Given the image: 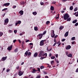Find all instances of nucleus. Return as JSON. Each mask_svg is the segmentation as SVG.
Here are the masks:
<instances>
[{"label":"nucleus","instance_id":"8fccbe9b","mask_svg":"<svg viewBox=\"0 0 78 78\" xmlns=\"http://www.w3.org/2000/svg\"><path fill=\"white\" fill-rule=\"evenodd\" d=\"M77 14L75 15V16L76 17H78V11L77 12Z\"/></svg>","mask_w":78,"mask_h":78},{"label":"nucleus","instance_id":"7c9ffc66","mask_svg":"<svg viewBox=\"0 0 78 78\" xmlns=\"http://www.w3.org/2000/svg\"><path fill=\"white\" fill-rule=\"evenodd\" d=\"M74 39H75V37H72L71 38V40H72V41H74Z\"/></svg>","mask_w":78,"mask_h":78},{"label":"nucleus","instance_id":"bf43d9fd","mask_svg":"<svg viewBox=\"0 0 78 78\" xmlns=\"http://www.w3.org/2000/svg\"><path fill=\"white\" fill-rule=\"evenodd\" d=\"M59 16H58L57 17H56V19L58 20V19H59Z\"/></svg>","mask_w":78,"mask_h":78},{"label":"nucleus","instance_id":"20e7f679","mask_svg":"<svg viewBox=\"0 0 78 78\" xmlns=\"http://www.w3.org/2000/svg\"><path fill=\"white\" fill-rule=\"evenodd\" d=\"M44 53V51H40V53L39 54L38 56L39 57H41V55H42Z\"/></svg>","mask_w":78,"mask_h":78},{"label":"nucleus","instance_id":"09e8293b","mask_svg":"<svg viewBox=\"0 0 78 78\" xmlns=\"http://www.w3.org/2000/svg\"><path fill=\"white\" fill-rule=\"evenodd\" d=\"M78 23H77L75 24V26H76H76H78Z\"/></svg>","mask_w":78,"mask_h":78},{"label":"nucleus","instance_id":"dca6fc26","mask_svg":"<svg viewBox=\"0 0 78 78\" xmlns=\"http://www.w3.org/2000/svg\"><path fill=\"white\" fill-rule=\"evenodd\" d=\"M42 56H45V57H44V58H46L47 56V53H45L44 54H43Z\"/></svg>","mask_w":78,"mask_h":78},{"label":"nucleus","instance_id":"f8f14e48","mask_svg":"<svg viewBox=\"0 0 78 78\" xmlns=\"http://www.w3.org/2000/svg\"><path fill=\"white\" fill-rule=\"evenodd\" d=\"M68 34L69 31H67L65 33L64 36H65V37H67V36H68Z\"/></svg>","mask_w":78,"mask_h":78},{"label":"nucleus","instance_id":"0e129e2a","mask_svg":"<svg viewBox=\"0 0 78 78\" xmlns=\"http://www.w3.org/2000/svg\"><path fill=\"white\" fill-rule=\"evenodd\" d=\"M16 40H13V42H14V43H15V42H16Z\"/></svg>","mask_w":78,"mask_h":78},{"label":"nucleus","instance_id":"72a5a7b5","mask_svg":"<svg viewBox=\"0 0 78 78\" xmlns=\"http://www.w3.org/2000/svg\"><path fill=\"white\" fill-rule=\"evenodd\" d=\"M17 23H18V24H19V25H20V24L21 23V21H19L17 22Z\"/></svg>","mask_w":78,"mask_h":78},{"label":"nucleus","instance_id":"052dcab7","mask_svg":"<svg viewBox=\"0 0 78 78\" xmlns=\"http://www.w3.org/2000/svg\"><path fill=\"white\" fill-rule=\"evenodd\" d=\"M56 43H55L53 45V46H55V45H56Z\"/></svg>","mask_w":78,"mask_h":78},{"label":"nucleus","instance_id":"412c9836","mask_svg":"<svg viewBox=\"0 0 78 78\" xmlns=\"http://www.w3.org/2000/svg\"><path fill=\"white\" fill-rule=\"evenodd\" d=\"M77 22V20H73V21L72 23H76Z\"/></svg>","mask_w":78,"mask_h":78},{"label":"nucleus","instance_id":"423d86ee","mask_svg":"<svg viewBox=\"0 0 78 78\" xmlns=\"http://www.w3.org/2000/svg\"><path fill=\"white\" fill-rule=\"evenodd\" d=\"M42 34H40L39 35H37V37H38V38H39V39H41L42 38Z\"/></svg>","mask_w":78,"mask_h":78},{"label":"nucleus","instance_id":"e2e57ef3","mask_svg":"<svg viewBox=\"0 0 78 78\" xmlns=\"http://www.w3.org/2000/svg\"><path fill=\"white\" fill-rule=\"evenodd\" d=\"M58 36V35H56V36H55V38H54L55 39H56V37H57Z\"/></svg>","mask_w":78,"mask_h":78},{"label":"nucleus","instance_id":"79ce46f5","mask_svg":"<svg viewBox=\"0 0 78 78\" xmlns=\"http://www.w3.org/2000/svg\"><path fill=\"white\" fill-rule=\"evenodd\" d=\"M71 20V19L70 18H69L67 20V21H70Z\"/></svg>","mask_w":78,"mask_h":78},{"label":"nucleus","instance_id":"0eeeda50","mask_svg":"<svg viewBox=\"0 0 78 78\" xmlns=\"http://www.w3.org/2000/svg\"><path fill=\"white\" fill-rule=\"evenodd\" d=\"M12 48V45H11L10 46H9L8 48H7V50H8L9 51H10Z\"/></svg>","mask_w":78,"mask_h":78},{"label":"nucleus","instance_id":"2f4dec72","mask_svg":"<svg viewBox=\"0 0 78 78\" xmlns=\"http://www.w3.org/2000/svg\"><path fill=\"white\" fill-rule=\"evenodd\" d=\"M55 58V57L54 56H52L51 57V59H53Z\"/></svg>","mask_w":78,"mask_h":78},{"label":"nucleus","instance_id":"bb28decb","mask_svg":"<svg viewBox=\"0 0 78 78\" xmlns=\"http://www.w3.org/2000/svg\"><path fill=\"white\" fill-rule=\"evenodd\" d=\"M77 10H78V7H76L75 8V9H74V11H77Z\"/></svg>","mask_w":78,"mask_h":78},{"label":"nucleus","instance_id":"6e6d98bb","mask_svg":"<svg viewBox=\"0 0 78 78\" xmlns=\"http://www.w3.org/2000/svg\"><path fill=\"white\" fill-rule=\"evenodd\" d=\"M55 56H56V58H58V54H57L55 55Z\"/></svg>","mask_w":78,"mask_h":78},{"label":"nucleus","instance_id":"f257e3e1","mask_svg":"<svg viewBox=\"0 0 78 78\" xmlns=\"http://www.w3.org/2000/svg\"><path fill=\"white\" fill-rule=\"evenodd\" d=\"M69 17V16L68 14L67 13H66L64 16V19L65 20L68 19Z\"/></svg>","mask_w":78,"mask_h":78},{"label":"nucleus","instance_id":"2eb2a0df","mask_svg":"<svg viewBox=\"0 0 78 78\" xmlns=\"http://www.w3.org/2000/svg\"><path fill=\"white\" fill-rule=\"evenodd\" d=\"M28 51H27L25 53V54H24V56L25 57H26V56H27V55H28Z\"/></svg>","mask_w":78,"mask_h":78},{"label":"nucleus","instance_id":"ea45409f","mask_svg":"<svg viewBox=\"0 0 78 78\" xmlns=\"http://www.w3.org/2000/svg\"><path fill=\"white\" fill-rule=\"evenodd\" d=\"M51 64H52V65L54 64V61H51Z\"/></svg>","mask_w":78,"mask_h":78},{"label":"nucleus","instance_id":"37998d69","mask_svg":"<svg viewBox=\"0 0 78 78\" xmlns=\"http://www.w3.org/2000/svg\"><path fill=\"white\" fill-rule=\"evenodd\" d=\"M29 45H32V46H33V43H30L29 44Z\"/></svg>","mask_w":78,"mask_h":78},{"label":"nucleus","instance_id":"13d9d810","mask_svg":"<svg viewBox=\"0 0 78 78\" xmlns=\"http://www.w3.org/2000/svg\"><path fill=\"white\" fill-rule=\"evenodd\" d=\"M9 70H10V69H7L6 70L7 72H9Z\"/></svg>","mask_w":78,"mask_h":78},{"label":"nucleus","instance_id":"1a4fd4ad","mask_svg":"<svg viewBox=\"0 0 78 78\" xmlns=\"http://www.w3.org/2000/svg\"><path fill=\"white\" fill-rule=\"evenodd\" d=\"M19 14H20V16H22L23 14V10H20L19 12Z\"/></svg>","mask_w":78,"mask_h":78},{"label":"nucleus","instance_id":"4d7b16f0","mask_svg":"<svg viewBox=\"0 0 78 78\" xmlns=\"http://www.w3.org/2000/svg\"><path fill=\"white\" fill-rule=\"evenodd\" d=\"M30 42V40H27L26 41V42Z\"/></svg>","mask_w":78,"mask_h":78},{"label":"nucleus","instance_id":"a211bd4d","mask_svg":"<svg viewBox=\"0 0 78 78\" xmlns=\"http://www.w3.org/2000/svg\"><path fill=\"white\" fill-rule=\"evenodd\" d=\"M50 9L51 11H54V7L52 6H51Z\"/></svg>","mask_w":78,"mask_h":78},{"label":"nucleus","instance_id":"49530a36","mask_svg":"<svg viewBox=\"0 0 78 78\" xmlns=\"http://www.w3.org/2000/svg\"><path fill=\"white\" fill-rule=\"evenodd\" d=\"M72 44H75V41H73L72 42Z\"/></svg>","mask_w":78,"mask_h":78},{"label":"nucleus","instance_id":"3c124183","mask_svg":"<svg viewBox=\"0 0 78 78\" xmlns=\"http://www.w3.org/2000/svg\"><path fill=\"white\" fill-rule=\"evenodd\" d=\"M20 67V66H17L16 68V69H19Z\"/></svg>","mask_w":78,"mask_h":78},{"label":"nucleus","instance_id":"680f3d73","mask_svg":"<svg viewBox=\"0 0 78 78\" xmlns=\"http://www.w3.org/2000/svg\"><path fill=\"white\" fill-rule=\"evenodd\" d=\"M38 71V72H40V68H37Z\"/></svg>","mask_w":78,"mask_h":78},{"label":"nucleus","instance_id":"338daca9","mask_svg":"<svg viewBox=\"0 0 78 78\" xmlns=\"http://www.w3.org/2000/svg\"><path fill=\"white\" fill-rule=\"evenodd\" d=\"M76 72H78V68L76 69Z\"/></svg>","mask_w":78,"mask_h":78},{"label":"nucleus","instance_id":"4be33fe9","mask_svg":"<svg viewBox=\"0 0 78 78\" xmlns=\"http://www.w3.org/2000/svg\"><path fill=\"white\" fill-rule=\"evenodd\" d=\"M41 76L40 75H39L37 76L36 78H41Z\"/></svg>","mask_w":78,"mask_h":78},{"label":"nucleus","instance_id":"4468645a","mask_svg":"<svg viewBox=\"0 0 78 78\" xmlns=\"http://www.w3.org/2000/svg\"><path fill=\"white\" fill-rule=\"evenodd\" d=\"M25 3L24 1H22L20 2L21 5H25Z\"/></svg>","mask_w":78,"mask_h":78},{"label":"nucleus","instance_id":"b1692460","mask_svg":"<svg viewBox=\"0 0 78 78\" xmlns=\"http://www.w3.org/2000/svg\"><path fill=\"white\" fill-rule=\"evenodd\" d=\"M33 14L34 16H36L37 14V12H34L32 13Z\"/></svg>","mask_w":78,"mask_h":78},{"label":"nucleus","instance_id":"393cba45","mask_svg":"<svg viewBox=\"0 0 78 78\" xmlns=\"http://www.w3.org/2000/svg\"><path fill=\"white\" fill-rule=\"evenodd\" d=\"M63 28H64V27H63V26H61L60 27L59 29V30H62V29H63Z\"/></svg>","mask_w":78,"mask_h":78},{"label":"nucleus","instance_id":"f3484780","mask_svg":"<svg viewBox=\"0 0 78 78\" xmlns=\"http://www.w3.org/2000/svg\"><path fill=\"white\" fill-rule=\"evenodd\" d=\"M37 72V70L35 69H33V71H32V73H35V72Z\"/></svg>","mask_w":78,"mask_h":78},{"label":"nucleus","instance_id":"7ed1b4c3","mask_svg":"<svg viewBox=\"0 0 78 78\" xmlns=\"http://www.w3.org/2000/svg\"><path fill=\"white\" fill-rule=\"evenodd\" d=\"M45 40H42L40 41V46H42V45H44V42H45Z\"/></svg>","mask_w":78,"mask_h":78},{"label":"nucleus","instance_id":"864d4df0","mask_svg":"<svg viewBox=\"0 0 78 78\" xmlns=\"http://www.w3.org/2000/svg\"><path fill=\"white\" fill-rule=\"evenodd\" d=\"M49 57H51V53H50L49 54Z\"/></svg>","mask_w":78,"mask_h":78},{"label":"nucleus","instance_id":"aec40b11","mask_svg":"<svg viewBox=\"0 0 78 78\" xmlns=\"http://www.w3.org/2000/svg\"><path fill=\"white\" fill-rule=\"evenodd\" d=\"M68 57H69V58H72V54H69L68 55Z\"/></svg>","mask_w":78,"mask_h":78},{"label":"nucleus","instance_id":"774afa93","mask_svg":"<svg viewBox=\"0 0 78 78\" xmlns=\"http://www.w3.org/2000/svg\"><path fill=\"white\" fill-rule=\"evenodd\" d=\"M45 78H48V76H46L45 77Z\"/></svg>","mask_w":78,"mask_h":78},{"label":"nucleus","instance_id":"a878e982","mask_svg":"<svg viewBox=\"0 0 78 78\" xmlns=\"http://www.w3.org/2000/svg\"><path fill=\"white\" fill-rule=\"evenodd\" d=\"M34 30L35 31H37V27H34Z\"/></svg>","mask_w":78,"mask_h":78},{"label":"nucleus","instance_id":"cd10ccee","mask_svg":"<svg viewBox=\"0 0 78 78\" xmlns=\"http://www.w3.org/2000/svg\"><path fill=\"white\" fill-rule=\"evenodd\" d=\"M69 9H70V10H73V6H71L70 7Z\"/></svg>","mask_w":78,"mask_h":78},{"label":"nucleus","instance_id":"c9c22d12","mask_svg":"<svg viewBox=\"0 0 78 78\" xmlns=\"http://www.w3.org/2000/svg\"><path fill=\"white\" fill-rule=\"evenodd\" d=\"M46 24L47 25H48L50 23V21H46Z\"/></svg>","mask_w":78,"mask_h":78},{"label":"nucleus","instance_id":"f704fd0d","mask_svg":"<svg viewBox=\"0 0 78 78\" xmlns=\"http://www.w3.org/2000/svg\"><path fill=\"white\" fill-rule=\"evenodd\" d=\"M31 55V52H28V56H30Z\"/></svg>","mask_w":78,"mask_h":78},{"label":"nucleus","instance_id":"a18cd8bd","mask_svg":"<svg viewBox=\"0 0 78 78\" xmlns=\"http://www.w3.org/2000/svg\"><path fill=\"white\" fill-rule=\"evenodd\" d=\"M66 41V39H63L62 40V42H64V41Z\"/></svg>","mask_w":78,"mask_h":78},{"label":"nucleus","instance_id":"473e14b6","mask_svg":"<svg viewBox=\"0 0 78 78\" xmlns=\"http://www.w3.org/2000/svg\"><path fill=\"white\" fill-rule=\"evenodd\" d=\"M41 69H44V66H41L40 67Z\"/></svg>","mask_w":78,"mask_h":78},{"label":"nucleus","instance_id":"9b49d317","mask_svg":"<svg viewBox=\"0 0 78 78\" xmlns=\"http://www.w3.org/2000/svg\"><path fill=\"white\" fill-rule=\"evenodd\" d=\"M71 48V46L70 45H69L68 46H66V50H69Z\"/></svg>","mask_w":78,"mask_h":78},{"label":"nucleus","instance_id":"69168bd1","mask_svg":"<svg viewBox=\"0 0 78 78\" xmlns=\"http://www.w3.org/2000/svg\"><path fill=\"white\" fill-rule=\"evenodd\" d=\"M9 32L11 33H12V30H9Z\"/></svg>","mask_w":78,"mask_h":78},{"label":"nucleus","instance_id":"5701e85b","mask_svg":"<svg viewBox=\"0 0 78 78\" xmlns=\"http://www.w3.org/2000/svg\"><path fill=\"white\" fill-rule=\"evenodd\" d=\"M3 34V33L2 32H0V37H1V36H2Z\"/></svg>","mask_w":78,"mask_h":78},{"label":"nucleus","instance_id":"de8ad7c7","mask_svg":"<svg viewBox=\"0 0 78 78\" xmlns=\"http://www.w3.org/2000/svg\"><path fill=\"white\" fill-rule=\"evenodd\" d=\"M43 73H44L45 74V75H46V74H47V72H45V71H43Z\"/></svg>","mask_w":78,"mask_h":78},{"label":"nucleus","instance_id":"603ef678","mask_svg":"<svg viewBox=\"0 0 78 78\" xmlns=\"http://www.w3.org/2000/svg\"><path fill=\"white\" fill-rule=\"evenodd\" d=\"M25 33V32H24L23 33H21L20 34V36H22V35H23V34H24Z\"/></svg>","mask_w":78,"mask_h":78},{"label":"nucleus","instance_id":"6e6552de","mask_svg":"<svg viewBox=\"0 0 78 78\" xmlns=\"http://www.w3.org/2000/svg\"><path fill=\"white\" fill-rule=\"evenodd\" d=\"M18 73L20 76H22V75L23 74V73L21 71H20L18 72Z\"/></svg>","mask_w":78,"mask_h":78},{"label":"nucleus","instance_id":"6ab92c4d","mask_svg":"<svg viewBox=\"0 0 78 78\" xmlns=\"http://www.w3.org/2000/svg\"><path fill=\"white\" fill-rule=\"evenodd\" d=\"M37 52H35L34 55V57H37Z\"/></svg>","mask_w":78,"mask_h":78},{"label":"nucleus","instance_id":"39448f33","mask_svg":"<svg viewBox=\"0 0 78 78\" xmlns=\"http://www.w3.org/2000/svg\"><path fill=\"white\" fill-rule=\"evenodd\" d=\"M55 33V31H54V30H53L52 32H51V37H54V36H55V34H54Z\"/></svg>","mask_w":78,"mask_h":78},{"label":"nucleus","instance_id":"ddd939ff","mask_svg":"<svg viewBox=\"0 0 78 78\" xmlns=\"http://www.w3.org/2000/svg\"><path fill=\"white\" fill-rule=\"evenodd\" d=\"M10 5V3H5V4H4V6H9V5Z\"/></svg>","mask_w":78,"mask_h":78},{"label":"nucleus","instance_id":"4c0bfd02","mask_svg":"<svg viewBox=\"0 0 78 78\" xmlns=\"http://www.w3.org/2000/svg\"><path fill=\"white\" fill-rule=\"evenodd\" d=\"M47 33V31H44V32L43 33V35H44V34H45Z\"/></svg>","mask_w":78,"mask_h":78},{"label":"nucleus","instance_id":"c756f323","mask_svg":"<svg viewBox=\"0 0 78 78\" xmlns=\"http://www.w3.org/2000/svg\"><path fill=\"white\" fill-rule=\"evenodd\" d=\"M7 9H8L7 8H5L4 9H3L2 11H6Z\"/></svg>","mask_w":78,"mask_h":78},{"label":"nucleus","instance_id":"f03ea898","mask_svg":"<svg viewBox=\"0 0 78 78\" xmlns=\"http://www.w3.org/2000/svg\"><path fill=\"white\" fill-rule=\"evenodd\" d=\"M9 22V19L8 18H6L4 20V25H7V23Z\"/></svg>","mask_w":78,"mask_h":78},{"label":"nucleus","instance_id":"a19ab883","mask_svg":"<svg viewBox=\"0 0 78 78\" xmlns=\"http://www.w3.org/2000/svg\"><path fill=\"white\" fill-rule=\"evenodd\" d=\"M44 58H45V57H41L40 58V59L42 60V59H44Z\"/></svg>","mask_w":78,"mask_h":78},{"label":"nucleus","instance_id":"9d476101","mask_svg":"<svg viewBox=\"0 0 78 78\" xmlns=\"http://www.w3.org/2000/svg\"><path fill=\"white\" fill-rule=\"evenodd\" d=\"M7 56H5V57H3L2 58V61H5V60L7 59Z\"/></svg>","mask_w":78,"mask_h":78},{"label":"nucleus","instance_id":"e433bc0d","mask_svg":"<svg viewBox=\"0 0 78 78\" xmlns=\"http://www.w3.org/2000/svg\"><path fill=\"white\" fill-rule=\"evenodd\" d=\"M18 51V49L16 48L14 50V52H17V51Z\"/></svg>","mask_w":78,"mask_h":78},{"label":"nucleus","instance_id":"5fc2aeb1","mask_svg":"<svg viewBox=\"0 0 78 78\" xmlns=\"http://www.w3.org/2000/svg\"><path fill=\"white\" fill-rule=\"evenodd\" d=\"M40 4H41V5H43L44 4V2H41Z\"/></svg>","mask_w":78,"mask_h":78},{"label":"nucleus","instance_id":"c85d7f7f","mask_svg":"<svg viewBox=\"0 0 78 78\" xmlns=\"http://www.w3.org/2000/svg\"><path fill=\"white\" fill-rule=\"evenodd\" d=\"M66 55L67 56H68L69 55V51H67L66 52Z\"/></svg>","mask_w":78,"mask_h":78},{"label":"nucleus","instance_id":"58836bf2","mask_svg":"<svg viewBox=\"0 0 78 78\" xmlns=\"http://www.w3.org/2000/svg\"><path fill=\"white\" fill-rule=\"evenodd\" d=\"M17 30H14V33H15V34L17 33Z\"/></svg>","mask_w":78,"mask_h":78},{"label":"nucleus","instance_id":"c03bdc74","mask_svg":"<svg viewBox=\"0 0 78 78\" xmlns=\"http://www.w3.org/2000/svg\"><path fill=\"white\" fill-rule=\"evenodd\" d=\"M16 5H14L13 6L12 8H13V9H15V8H16Z\"/></svg>","mask_w":78,"mask_h":78}]
</instances>
